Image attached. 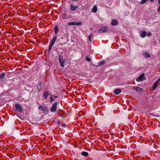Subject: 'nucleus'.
<instances>
[{"label": "nucleus", "instance_id": "1", "mask_svg": "<svg viewBox=\"0 0 160 160\" xmlns=\"http://www.w3.org/2000/svg\"><path fill=\"white\" fill-rule=\"evenodd\" d=\"M57 39V36H54L52 38L51 42L49 45V48L48 49V51L50 52L52 49V47L53 46L54 43L55 42Z\"/></svg>", "mask_w": 160, "mask_h": 160}, {"label": "nucleus", "instance_id": "2", "mask_svg": "<svg viewBox=\"0 0 160 160\" xmlns=\"http://www.w3.org/2000/svg\"><path fill=\"white\" fill-rule=\"evenodd\" d=\"M57 39V36H54L52 38L51 42L49 45V48L48 49V51L50 52L52 49V47L53 46L54 43L55 42Z\"/></svg>", "mask_w": 160, "mask_h": 160}, {"label": "nucleus", "instance_id": "3", "mask_svg": "<svg viewBox=\"0 0 160 160\" xmlns=\"http://www.w3.org/2000/svg\"><path fill=\"white\" fill-rule=\"evenodd\" d=\"M59 57V61L61 64V66L62 67H64V64L65 63L66 60L62 57L61 56V55L60 54L58 55Z\"/></svg>", "mask_w": 160, "mask_h": 160}, {"label": "nucleus", "instance_id": "4", "mask_svg": "<svg viewBox=\"0 0 160 160\" xmlns=\"http://www.w3.org/2000/svg\"><path fill=\"white\" fill-rule=\"evenodd\" d=\"M38 109L40 111L45 112H47L48 111V109L47 106L43 107L40 106L38 107Z\"/></svg>", "mask_w": 160, "mask_h": 160}, {"label": "nucleus", "instance_id": "5", "mask_svg": "<svg viewBox=\"0 0 160 160\" xmlns=\"http://www.w3.org/2000/svg\"><path fill=\"white\" fill-rule=\"evenodd\" d=\"M57 102H55L53 104L52 106L50 109V111L52 112H54L56 111L57 110Z\"/></svg>", "mask_w": 160, "mask_h": 160}, {"label": "nucleus", "instance_id": "6", "mask_svg": "<svg viewBox=\"0 0 160 160\" xmlns=\"http://www.w3.org/2000/svg\"><path fill=\"white\" fill-rule=\"evenodd\" d=\"M108 30V27L106 26L102 27H100L98 30V32L99 33H100L102 31L103 32H105L107 31Z\"/></svg>", "mask_w": 160, "mask_h": 160}, {"label": "nucleus", "instance_id": "7", "mask_svg": "<svg viewBox=\"0 0 160 160\" xmlns=\"http://www.w3.org/2000/svg\"><path fill=\"white\" fill-rule=\"evenodd\" d=\"M160 81V78H158L154 83L152 87V90H154L158 86L159 82Z\"/></svg>", "mask_w": 160, "mask_h": 160}, {"label": "nucleus", "instance_id": "8", "mask_svg": "<svg viewBox=\"0 0 160 160\" xmlns=\"http://www.w3.org/2000/svg\"><path fill=\"white\" fill-rule=\"evenodd\" d=\"M15 107L17 110H18L20 112L22 111V107L21 105L19 104H16Z\"/></svg>", "mask_w": 160, "mask_h": 160}, {"label": "nucleus", "instance_id": "9", "mask_svg": "<svg viewBox=\"0 0 160 160\" xmlns=\"http://www.w3.org/2000/svg\"><path fill=\"white\" fill-rule=\"evenodd\" d=\"M82 24V22H69L68 23V25L69 26H73V25H80Z\"/></svg>", "mask_w": 160, "mask_h": 160}, {"label": "nucleus", "instance_id": "10", "mask_svg": "<svg viewBox=\"0 0 160 160\" xmlns=\"http://www.w3.org/2000/svg\"><path fill=\"white\" fill-rule=\"evenodd\" d=\"M142 55L146 58H149L150 57V55L149 53L146 51L143 52Z\"/></svg>", "mask_w": 160, "mask_h": 160}, {"label": "nucleus", "instance_id": "11", "mask_svg": "<svg viewBox=\"0 0 160 160\" xmlns=\"http://www.w3.org/2000/svg\"><path fill=\"white\" fill-rule=\"evenodd\" d=\"M118 24V22L117 20L114 19L112 20L111 23V24L112 26L117 25Z\"/></svg>", "mask_w": 160, "mask_h": 160}, {"label": "nucleus", "instance_id": "12", "mask_svg": "<svg viewBox=\"0 0 160 160\" xmlns=\"http://www.w3.org/2000/svg\"><path fill=\"white\" fill-rule=\"evenodd\" d=\"M144 77V74H142L139 77L137 78L136 81L137 82H139Z\"/></svg>", "mask_w": 160, "mask_h": 160}, {"label": "nucleus", "instance_id": "13", "mask_svg": "<svg viewBox=\"0 0 160 160\" xmlns=\"http://www.w3.org/2000/svg\"><path fill=\"white\" fill-rule=\"evenodd\" d=\"M121 91L120 89H116L114 91V93L116 95H118L121 93Z\"/></svg>", "mask_w": 160, "mask_h": 160}, {"label": "nucleus", "instance_id": "14", "mask_svg": "<svg viewBox=\"0 0 160 160\" xmlns=\"http://www.w3.org/2000/svg\"><path fill=\"white\" fill-rule=\"evenodd\" d=\"M49 94L48 91H46L43 93V97L44 99H46L48 95Z\"/></svg>", "mask_w": 160, "mask_h": 160}, {"label": "nucleus", "instance_id": "15", "mask_svg": "<svg viewBox=\"0 0 160 160\" xmlns=\"http://www.w3.org/2000/svg\"><path fill=\"white\" fill-rule=\"evenodd\" d=\"M78 8V7L75 6H73L72 4H71L70 9L72 11H73L77 9Z\"/></svg>", "mask_w": 160, "mask_h": 160}, {"label": "nucleus", "instance_id": "16", "mask_svg": "<svg viewBox=\"0 0 160 160\" xmlns=\"http://www.w3.org/2000/svg\"><path fill=\"white\" fill-rule=\"evenodd\" d=\"M133 88V90H136L138 92H139L141 91L142 89H141L139 87H134Z\"/></svg>", "mask_w": 160, "mask_h": 160}, {"label": "nucleus", "instance_id": "17", "mask_svg": "<svg viewBox=\"0 0 160 160\" xmlns=\"http://www.w3.org/2000/svg\"><path fill=\"white\" fill-rule=\"evenodd\" d=\"M54 32L56 35H57L58 32V25H56L54 28Z\"/></svg>", "mask_w": 160, "mask_h": 160}, {"label": "nucleus", "instance_id": "18", "mask_svg": "<svg viewBox=\"0 0 160 160\" xmlns=\"http://www.w3.org/2000/svg\"><path fill=\"white\" fill-rule=\"evenodd\" d=\"M5 73H3L0 75V79L3 80L5 77Z\"/></svg>", "mask_w": 160, "mask_h": 160}, {"label": "nucleus", "instance_id": "19", "mask_svg": "<svg viewBox=\"0 0 160 160\" xmlns=\"http://www.w3.org/2000/svg\"><path fill=\"white\" fill-rule=\"evenodd\" d=\"M81 154L82 156H85V157H87L88 155V153L85 151H84V152H82L81 153Z\"/></svg>", "mask_w": 160, "mask_h": 160}, {"label": "nucleus", "instance_id": "20", "mask_svg": "<svg viewBox=\"0 0 160 160\" xmlns=\"http://www.w3.org/2000/svg\"><path fill=\"white\" fill-rule=\"evenodd\" d=\"M146 35V32L145 31H143L142 32L140 35V36L142 38H144Z\"/></svg>", "mask_w": 160, "mask_h": 160}, {"label": "nucleus", "instance_id": "21", "mask_svg": "<svg viewBox=\"0 0 160 160\" xmlns=\"http://www.w3.org/2000/svg\"><path fill=\"white\" fill-rule=\"evenodd\" d=\"M97 6H94L93 7L92 9V11L94 13H95L97 12Z\"/></svg>", "mask_w": 160, "mask_h": 160}, {"label": "nucleus", "instance_id": "22", "mask_svg": "<svg viewBox=\"0 0 160 160\" xmlns=\"http://www.w3.org/2000/svg\"><path fill=\"white\" fill-rule=\"evenodd\" d=\"M105 63V61H102L98 63V66H100Z\"/></svg>", "mask_w": 160, "mask_h": 160}, {"label": "nucleus", "instance_id": "23", "mask_svg": "<svg viewBox=\"0 0 160 160\" xmlns=\"http://www.w3.org/2000/svg\"><path fill=\"white\" fill-rule=\"evenodd\" d=\"M93 35L92 34H90L88 37V39L90 42H91V38L92 37Z\"/></svg>", "mask_w": 160, "mask_h": 160}, {"label": "nucleus", "instance_id": "24", "mask_svg": "<svg viewBox=\"0 0 160 160\" xmlns=\"http://www.w3.org/2000/svg\"><path fill=\"white\" fill-rule=\"evenodd\" d=\"M50 102H52L53 100H54V98L52 97V96H51V95L50 97Z\"/></svg>", "mask_w": 160, "mask_h": 160}, {"label": "nucleus", "instance_id": "25", "mask_svg": "<svg viewBox=\"0 0 160 160\" xmlns=\"http://www.w3.org/2000/svg\"><path fill=\"white\" fill-rule=\"evenodd\" d=\"M86 60L87 61L89 62L90 61V58L88 57V56H87L86 57Z\"/></svg>", "mask_w": 160, "mask_h": 160}, {"label": "nucleus", "instance_id": "26", "mask_svg": "<svg viewBox=\"0 0 160 160\" xmlns=\"http://www.w3.org/2000/svg\"><path fill=\"white\" fill-rule=\"evenodd\" d=\"M147 35L148 36L150 37L151 35V33H148L147 34Z\"/></svg>", "mask_w": 160, "mask_h": 160}, {"label": "nucleus", "instance_id": "27", "mask_svg": "<svg viewBox=\"0 0 160 160\" xmlns=\"http://www.w3.org/2000/svg\"><path fill=\"white\" fill-rule=\"evenodd\" d=\"M51 96H52V97H53V98H58V96H55V95H52Z\"/></svg>", "mask_w": 160, "mask_h": 160}, {"label": "nucleus", "instance_id": "28", "mask_svg": "<svg viewBox=\"0 0 160 160\" xmlns=\"http://www.w3.org/2000/svg\"><path fill=\"white\" fill-rule=\"evenodd\" d=\"M157 11L158 12H159L160 11V5L159 8H158V9L157 10Z\"/></svg>", "mask_w": 160, "mask_h": 160}, {"label": "nucleus", "instance_id": "29", "mask_svg": "<svg viewBox=\"0 0 160 160\" xmlns=\"http://www.w3.org/2000/svg\"><path fill=\"white\" fill-rule=\"evenodd\" d=\"M62 126H63V127H65L66 126V125L64 123H63V124H62Z\"/></svg>", "mask_w": 160, "mask_h": 160}, {"label": "nucleus", "instance_id": "30", "mask_svg": "<svg viewBox=\"0 0 160 160\" xmlns=\"http://www.w3.org/2000/svg\"><path fill=\"white\" fill-rule=\"evenodd\" d=\"M158 2L160 4V0H158Z\"/></svg>", "mask_w": 160, "mask_h": 160}, {"label": "nucleus", "instance_id": "31", "mask_svg": "<svg viewBox=\"0 0 160 160\" xmlns=\"http://www.w3.org/2000/svg\"><path fill=\"white\" fill-rule=\"evenodd\" d=\"M154 0H150V1L151 2H152Z\"/></svg>", "mask_w": 160, "mask_h": 160}, {"label": "nucleus", "instance_id": "32", "mask_svg": "<svg viewBox=\"0 0 160 160\" xmlns=\"http://www.w3.org/2000/svg\"><path fill=\"white\" fill-rule=\"evenodd\" d=\"M90 29H92V28H90Z\"/></svg>", "mask_w": 160, "mask_h": 160}]
</instances>
